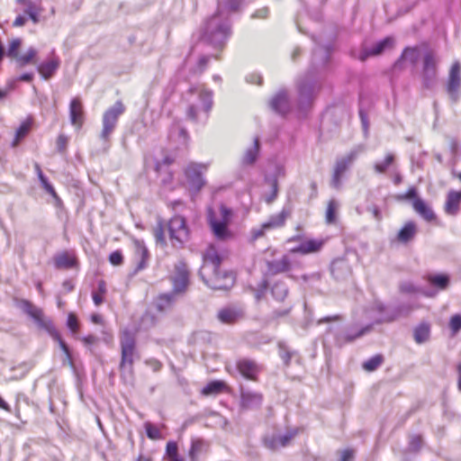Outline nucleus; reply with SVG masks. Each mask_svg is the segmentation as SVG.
Listing matches in <instances>:
<instances>
[{
    "label": "nucleus",
    "mask_w": 461,
    "mask_h": 461,
    "mask_svg": "<svg viewBox=\"0 0 461 461\" xmlns=\"http://www.w3.org/2000/svg\"><path fill=\"white\" fill-rule=\"evenodd\" d=\"M221 258L213 249H209L203 256V264L199 276L203 283L214 290H227L232 286L234 276L231 273H220Z\"/></svg>",
    "instance_id": "nucleus-1"
},
{
    "label": "nucleus",
    "mask_w": 461,
    "mask_h": 461,
    "mask_svg": "<svg viewBox=\"0 0 461 461\" xmlns=\"http://www.w3.org/2000/svg\"><path fill=\"white\" fill-rule=\"evenodd\" d=\"M222 6L205 23L203 39L214 48H221L230 35L229 18L222 16Z\"/></svg>",
    "instance_id": "nucleus-2"
},
{
    "label": "nucleus",
    "mask_w": 461,
    "mask_h": 461,
    "mask_svg": "<svg viewBox=\"0 0 461 461\" xmlns=\"http://www.w3.org/2000/svg\"><path fill=\"white\" fill-rule=\"evenodd\" d=\"M185 97L189 103L186 115L190 120L197 121L201 113L207 114L212 107V92L202 85L191 86Z\"/></svg>",
    "instance_id": "nucleus-3"
},
{
    "label": "nucleus",
    "mask_w": 461,
    "mask_h": 461,
    "mask_svg": "<svg viewBox=\"0 0 461 461\" xmlns=\"http://www.w3.org/2000/svg\"><path fill=\"white\" fill-rule=\"evenodd\" d=\"M231 218L232 211L223 204H221L218 209H208V223L217 240H227L232 238V232L229 229Z\"/></svg>",
    "instance_id": "nucleus-4"
},
{
    "label": "nucleus",
    "mask_w": 461,
    "mask_h": 461,
    "mask_svg": "<svg viewBox=\"0 0 461 461\" xmlns=\"http://www.w3.org/2000/svg\"><path fill=\"white\" fill-rule=\"evenodd\" d=\"M121 346V362L120 372L125 379L126 376L131 378L133 374V363L137 357L136 339L132 332L124 330L120 337Z\"/></svg>",
    "instance_id": "nucleus-5"
},
{
    "label": "nucleus",
    "mask_w": 461,
    "mask_h": 461,
    "mask_svg": "<svg viewBox=\"0 0 461 461\" xmlns=\"http://www.w3.org/2000/svg\"><path fill=\"white\" fill-rule=\"evenodd\" d=\"M125 106L122 101H117L113 106L108 108L103 114L102 131L100 139L107 143L110 136L114 131L119 117L124 113Z\"/></svg>",
    "instance_id": "nucleus-6"
},
{
    "label": "nucleus",
    "mask_w": 461,
    "mask_h": 461,
    "mask_svg": "<svg viewBox=\"0 0 461 461\" xmlns=\"http://www.w3.org/2000/svg\"><path fill=\"white\" fill-rule=\"evenodd\" d=\"M169 279L173 285L172 292L179 296L184 295L189 285V271L186 264L183 261L176 263Z\"/></svg>",
    "instance_id": "nucleus-7"
},
{
    "label": "nucleus",
    "mask_w": 461,
    "mask_h": 461,
    "mask_svg": "<svg viewBox=\"0 0 461 461\" xmlns=\"http://www.w3.org/2000/svg\"><path fill=\"white\" fill-rule=\"evenodd\" d=\"M167 230L174 247H182L188 239L185 220L181 216L173 217L168 222Z\"/></svg>",
    "instance_id": "nucleus-8"
},
{
    "label": "nucleus",
    "mask_w": 461,
    "mask_h": 461,
    "mask_svg": "<svg viewBox=\"0 0 461 461\" xmlns=\"http://www.w3.org/2000/svg\"><path fill=\"white\" fill-rule=\"evenodd\" d=\"M438 59L432 51H428L423 56L422 84L426 88H431L437 79Z\"/></svg>",
    "instance_id": "nucleus-9"
},
{
    "label": "nucleus",
    "mask_w": 461,
    "mask_h": 461,
    "mask_svg": "<svg viewBox=\"0 0 461 461\" xmlns=\"http://www.w3.org/2000/svg\"><path fill=\"white\" fill-rule=\"evenodd\" d=\"M18 307L26 314H28L33 321L36 322V324L48 331L50 330L52 333H55L53 331V323L50 320L46 319L43 315L42 310L32 304L30 301L27 300H21L18 303Z\"/></svg>",
    "instance_id": "nucleus-10"
},
{
    "label": "nucleus",
    "mask_w": 461,
    "mask_h": 461,
    "mask_svg": "<svg viewBox=\"0 0 461 461\" xmlns=\"http://www.w3.org/2000/svg\"><path fill=\"white\" fill-rule=\"evenodd\" d=\"M18 307L26 314H28L33 321L36 322V324L48 331L50 330L52 333H55L53 331V323L50 320L46 319L43 315L42 310L32 304L30 301L27 300H21L18 303Z\"/></svg>",
    "instance_id": "nucleus-11"
},
{
    "label": "nucleus",
    "mask_w": 461,
    "mask_h": 461,
    "mask_svg": "<svg viewBox=\"0 0 461 461\" xmlns=\"http://www.w3.org/2000/svg\"><path fill=\"white\" fill-rule=\"evenodd\" d=\"M207 170L205 164L192 162L185 169V175L191 190L198 192L204 185L205 181L203 174Z\"/></svg>",
    "instance_id": "nucleus-12"
},
{
    "label": "nucleus",
    "mask_w": 461,
    "mask_h": 461,
    "mask_svg": "<svg viewBox=\"0 0 461 461\" xmlns=\"http://www.w3.org/2000/svg\"><path fill=\"white\" fill-rule=\"evenodd\" d=\"M289 214L290 212L284 208L279 213L270 216L269 220L264 222L259 229L253 230V238L258 239L264 235L266 230L284 226Z\"/></svg>",
    "instance_id": "nucleus-13"
},
{
    "label": "nucleus",
    "mask_w": 461,
    "mask_h": 461,
    "mask_svg": "<svg viewBox=\"0 0 461 461\" xmlns=\"http://www.w3.org/2000/svg\"><path fill=\"white\" fill-rule=\"evenodd\" d=\"M460 87L461 65L458 61H456L450 68L447 82V93L454 102H456L459 97Z\"/></svg>",
    "instance_id": "nucleus-14"
},
{
    "label": "nucleus",
    "mask_w": 461,
    "mask_h": 461,
    "mask_svg": "<svg viewBox=\"0 0 461 461\" xmlns=\"http://www.w3.org/2000/svg\"><path fill=\"white\" fill-rule=\"evenodd\" d=\"M299 102L302 107L308 105L317 89V83L312 78H304L299 82Z\"/></svg>",
    "instance_id": "nucleus-15"
},
{
    "label": "nucleus",
    "mask_w": 461,
    "mask_h": 461,
    "mask_svg": "<svg viewBox=\"0 0 461 461\" xmlns=\"http://www.w3.org/2000/svg\"><path fill=\"white\" fill-rule=\"evenodd\" d=\"M217 318L221 323L233 324L244 318V311L241 307L228 306L218 312Z\"/></svg>",
    "instance_id": "nucleus-16"
},
{
    "label": "nucleus",
    "mask_w": 461,
    "mask_h": 461,
    "mask_svg": "<svg viewBox=\"0 0 461 461\" xmlns=\"http://www.w3.org/2000/svg\"><path fill=\"white\" fill-rule=\"evenodd\" d=\"M180 296L175 293L168 292L158 295L154 301L155 307L159 312H167L172 310Z\"/></svg>",
    "instance_id": "nucleus-17"
},
{
    "label": "nucleus",
    "mask_w": 461,
    "mask_h": 461,
    "mask_svg": "<svg viewBox=\"0 0 461 461\" xmlns=\"http://www.w3.org/2000/svg\"><path fill=\"white\" fill-rule=\"evenodd\" d=\"M69 118L71 124L80 129L84 122V110L79 97H75L69 104Z\"/></svg>",
    "instance_id": "nucleus-18"
},
{
    "label": "nucleus",
    "mask_w": 461,
    "mask_h": 461,
    "mask_svg": "<svg viewBox=\"0 0 461 461\" xmlns=\"http://www.w3.org/2000/svg\"><path fill=\"white\" fill-rule=\"evenodd\" d=\"M393 45V39L392 37H386L384 40L376 42L370 49H364L359 56V59L365 61L371 56H378L382 54L387 48H392Z\"/></svg>",
    "instance_id": "nucleus-19"
},
{
    "label": "nucleus",
    "mask_w": 461,
    "mask_h": 461,
    "mask_svg": "<svg viewBox=\"0 0 461 461\" xmlns=\"http://www.w3.org/2000/svg\"><path fill=\"white\" fill-rule=\"evenodd\" d=\"M351 165L352 163L349 162L345 156L337 159L330 183L333 188H340L342 176Z\"/></svg>",
    "instance_id": "nucleus-20"
},
{
    "label": "nucleus",
    "mask_w": 461,
    "mask_h": 461,
    "mask_svg": "<svg viewBox=\"0 0 461 461\" xmlns=\"http://www.w3.org/2000/svg\"><path fill=\"white\" fill-rule=\"evenodd\" d=\"M323 243L321 240H303L297 247L292 249L291 252L302 255L316 253L321 249Z\"/></svg>",
    "instance_id": "nucleus-21"
},
{
    "label": "nucleus",
    "mask_w": 461,
    "mask_h": 461,
    "mask_svg": "<svg viewBox=\"0 0 461 461\" xmlns=\"http://www.w3.org/2000/svg\"><path fill=\"white\" fill-rule=\"evenodd\" d=\"M59 59L57 57H53L50 59L39 64L37 67V70L43 79L48 80L53 77V75L59 68Z\"/></svg>",
    "instance_id": "nucleus-22"
},
{
    "label": "nucleus",
    "mask_w": 461,
    "mask_h": 461,
    "mask_svg": "<svg viewBox=\"0 0 461 461\" xmlns=\"http://www.w3.org/2000/svg\"><path fill=\"white\" fill-rule=\"evenodd\" d=\"M237 367L242 376L249 380H256L258 366L253 360L247 358L240 359L237 363Z\"/></svg>",
    "instance_id": "nucleus-23"
},
{
    "label": "nucleus",
    "mask_w": 461,
    "mask_h": 461,
    "mask_svg": "<svg viewBox=\"0 0 461 461\" xmlns=\"http://www.w3.org/2000/svg\"><path fill=\"white\" fill-rule=\"evenodd\" d=\"M296 431L288 432L285 435H273L271 438H265V445L270 449H278L288 445L290 440L295 436Z\"/></svg>",
    "instance_id": "nucleus-24"
},
{
    "label": "nucleus",
    "mask_w": 461,
    "mask_h": 461,
    "mask_svg": "<svg viewBox=\"0 0 461 461\" xmlns=\"http://www.w3.org/2000/svg\"><path fill=\"white\" fill-rule=\"evenodd\" d=\"M262 395L258 393L241 389V406L245 409H255L261 405Z\"/></svg>",
    "instance_id": "nucleus-25"
},
{
    "label": "nucleus",
    "mask_w": 461,
    "mask_h": 461,
    "mask_svg": "<svg viewBox=\"0 0 461 461\" xmlns=\"http://www.w3.org/2000/svg\"><path fill=\"white\" fill-rule=\"evenodd\" d=\"M135 250V260L137 262V270H142L147 267L149 259V251L141 240H135L133 241Z\"/></svg>",
    "instance_id": "nucleus-26"
},
{
    "label": "nucleus",
    "mask_w": 461,
    "mask_h": 461,
    "mask_svg": "<svg viewBox=\"0 0 461 461\" xmlns=\"http://www.w3.org/2000/svg\"><path fill=\"white\" fill-rule=\"evenodd\" d=\"M270 105L276 113L281 114L286 113L290 108L286 91L282 90L278 92L271 100Z\"/></svg>",
    "instance_id": "nucleus-27"
},
{
    "label": "nucleus",
    "mask_w": 461,
    "mask_h": 461,
    "mask_svg": "<svg viewBox=\"0 0 461 461\" xmlns=\"http://www.w3.org/2000/svg\"><path fill=\"white\" fill-rule=\"evenodd\" d=\"M331 274L338 280H342L350 276L351 269L348 263L344 259H336L331 264Z\"/></svg>",
    "instance_id": "nucleus-28"
},
{
    "label": "nucleus",
    "mask_w": 461,
    "mask_h": 461,
    "mask_svg": "<svg viewBox=\"0 0 461 461\" xmlns=\"http://www.w3.org/2000/svg\"><path fill=\"white\" fill-rule=\"evenodd\" d=\"M370 330H371V326H366L365 328H362L357 333L346 332V333L337 334L335 343L337 346L342 347L344 344L352 342L354 339L360 338L361 336L368 333L370 331Z\"/></svg>",
    "instance_id": "nucleus-29"
},
{
    "label": "nucleus",
    "mask_w": 461,
    "mask_h": 461,
    "mask_svg": "<svg viewBox=\"0 0 461 461\" xmlns=\"http://www.w3.org/2000/svg\"><path fill=\"white\" fill-rule=\"evenodd\" d=\"M291 261L288 256H283L280 259L273 260L267 263V269L273 275L286 272L290 269Z\"/></svg>",
    "instance_id": "nucleus-30"
},
{
    "label": "nucleus",
    "mask_w": 461,
    "mask_h": 461,
    "mask_svg": "<svg viewBox=\"0 0 461 461\" xmlns=\"http://www.w3.org/2000/svg\"><path fill=\"white\" fill-rule=\"evenodd\" d=\"M259 139L256 137L254 138L252 144L247 148L242 157L241 162L243 165H252L256 162L259 152Z\"/></svg>",
    "instance_id": "nucleus-31"
},
{
    "label": "nucleus",
    "mask_w": 461,
    "mask_h": 461,
    "mask_svg": "<svg viewBox=\"0 0 461 461\" xmlns=\"http://www.w3.org/2000/svg\"><path fill=\"white\" fill-rule=\"evenodd\" d=\"M412 206L414 211L427 221H431L435 219L433 211L422 199L416 198L412 203Z\"/></svg>",
    "instance_id": "nucleus-32"
},
{
    "label": "nucleus",
    "mask_w": 461,
    "mask_h": 461,
    "mask_svg": "<svg viewBox=\"0 0 461 461\" xmlns=\"http://www.w3.org/2000/svg\"><path fill=\"white\" fill-rule=\"evenodd\" d=\"M429 285L439 290H445L450 284V278L446 274H429L426 276Z\"/></svg>",
    "instance_id": "nucleus-33"
},
{
    "label": "nucleus",
    "mask_w": 461,
    "mask_h": 461,
    "mask_svg": "<svg viewBox=\"0 0 461 461\" xmlns=\"http://www.w3.org/2000/svg\"><path fill=\"white\" fill-rule=\"evenodd\" d=\"M460 195L458 192L450 191L447 194L445 211L449 215H456L459 211Z\"/></svg>",
    "instance_id": "nucleus-34"
},
{
    "label": "nucleus",
    "mask_w": 461,
    "mask_h": 461,
    "mask_svg": "<svg viewBox=\"0 0 461 461\" xmlns=\"http://www.w3.org/2000/svg\"><path fill=\"white\" fill-rule=\"evenodd\" d=\"M53 331L55 333H52V331L50 330H49L47 332L50 335V337L56 340L61 350L63 351L64 355H65V359H64V364L68 363L69 366H72V357H71V353L69 351V348L68 347V345L65 343V341L62 339L59 332L58 331V330L55 328V326H53Z\"/></svg>",
    "instance_id": "nucleus-35"
},
{
    "label": "nucleus",
    "mask_w": 461,
    "mask_h": 461,
    "mask_svg": "<svg viewBox=\"0 0 461 461\" xmlns=\"http://www.w3.org/2000/svg\"><path fill=\"white\" fill-rule=\"evenodd\" d=\"M417 232V226L413 221L407 222L398 233V240L406 243L412 240Z\"/></svg>",
    "instance_id": "nucleus-36"
},
{
    "label": "nucleus",
    "mask_w": 461,
    "mask_h": 461,
    "mask_svg": "<svg viewBox=\"0 0 461 461\" xmlns=\"http://www.w3.org/2000/svg\"><path fill=\"white\" fill-rule=\"evenodd\" d=\"M38 51L35 48L30 47L24 54H20L19 57L16 59V63L18 67L23 68L27 66L28 64H37L36 57H37Z\"/></svg>",
    "instance_id": "nucleus-37"
},
{
    "label": "nucleus",
    "mask_w": 461,
    "mask_h": 461,
    "mask_svg": "<svg viewBox=\"0 0 461 461\" xmlns=\"http://www.w3.org/2000/svg\"><path fill=\"white\" fill-rule=\"evenodd\" d=\"M242 0H221L218 5V10L220 11V8L222 5L221 11H222V16L227 17L229 16L230 13L237 11L241 5Z\"/></svg>",
    "instance_id": "nucleus-38"
},
{
    "label": "nucleus",
    "mask_w": 461,
    "mask_h": 461,
    "mask_svg": "<svg viewBox=\"0 0 461 461\" xmlns=\"http://www.w3.org/2000/svg\"><path fill=\"white\" fill-rule=\"evenodd\" d=\"M340 203L336 199H330L328 203L325 220L329 224L335 223L337 212L339 210Z\"/></svg>",
    "instance_id": "nucleus-39"
},
{
    "label": "nucleus",
    "mask_w": 461,
    "mask_h": 461,
    "mask_svg": "<svg viewBox=\"0 0 461 461\" xmlns=\"http://www.w3.org/2000/svg\"><path fill=\"white\" fill-rule=\"evenodd\" d=\"M430 335V327L427 323H421L414 330V339L418 344L429 340Z\"/></svg>",
    "instance_id": "nucleus-40"
},
{
    "label": "nucleus",
    "mask_w": 461,
    "mask_h": 461,
    "mask_svg": "<svg viewBox=\"0 0 461 461\" xmlns=\"http://www.w3.org/2000/svg\"><path fill=\"white\" fill-rule=\"evenodd\" d=\"M420 53L417 47H413V48L408 47V48H405L401 58L398 59L397 63L402 60H407L411 64H416L420 59Z\"/></svg>",
    "instance_id": "nucleus-41"
},
{
    "label": "nucleus",
    "mask_w": 461,
    "mask_h": 461,
    "mask_svg": "<svg viewBox=\"0 0 461 461\" xmlns=\"http://www.w3.org/2000/svg\"><path fill=\"white\" fill-rule=\"evenodd\" d=\"M75 264V258L68 253H62L55 258V266L58 268H71Z\"/></svg>",
    "instance_id": "nucleus-42"
},
{
    "label": "nucleus",
    "mask_w": 461,
    "mask_h": 461,
    "mask_svg": "<svg viewBox=\"0 0 461 461\" xmlns=\"http://www.w3.org/2000/svg\"><path fill=\"white\" fill-rule=\"evenodd\" d=\"M225 387V384L222 381H212L210 382L206 386H204L202 390L203 394L204 395H214L220 393L223 388Z\"/></svg>",
    "instance_id": "nucleus-43"
},
{
    "label": "nucleus",
    "mask_w": 461,
    "mask_h": 461,
    "mask_svg": "<svg viewBox=\"0 0 461 461\" xmlns=\"http://www.w3.org/2000/svg\"><path fill=\"white\" fill-rule=\"evenodd\" d=\"M287 294V286L283 282H277L272 287V294L278 301H283L286 297Z\"/></svg>",
    "instance_id": "nucleus-44"
},
{
    "label": "nucleus",
    "mask_w": 461,
    "mask_h": 461,
    "mask_svg": "<svg viewBox=\"0 0 461 461\" xmlns=\"http://www.w3.org/2000/svg\"><path fill=\"white\" fill-rule=\"evenodd\" d=\"M22 46V40L19 38L13 39L8 46V50L6 52L7 57L16 60V59L19 57V50Z\"/></svg>",
    "instance_id": "nucleus-45"
},
{
    "label": "nucleus",
    "mask_w": 461,
    "mask_h": 461,
    "mask_svg": "<svg viewBox=\"0 0 461 461\" xmlns=\"http://www.w3.org/2000/svg\"><path fill=\"white\" fill-rule=\"evenodd\" d=\"M106 293V285L104 281L101 280L98 283V290L93 292L92 298L96 306H99L104 301V295Z\"/></svg>",
    "instance_id": "nucleus-46"
},
{
    "label": "nucleus",
    "mask_w": 461,
    "mask_h": 461,
    "mask_svg": "<svg viewBox=\"0 0 461 461\" xmlns=\"http://www.w3.org/2000/svg\"><path fill=\"white\" fill-rule=\"evenodd\" d=\"M400 289L402 292L408 293V294L417 293V292L422 293L425 296H428V297H432L435 295V293L425 292V291H421L420 289L416 288L413 285V284H411V282L402 283L400 285Z\"/></svg>",
    "instance_id": "nucleus-47"
},
{
    "label": "nucleus",
    "mask_w": 461,
    "mask_h": 461,
    "mask_svg": "<svg viewBox=\"0 0 461 461\" xmlns=\"http://www.w3.org/2000/svg\"><path fill=\"white\" fill-rule=\"evenodd\" d=\"M394 157L393 154H388L383 162L375 163L374 166L375 171L379 174L384 173L388 167L393 162Z\"/></svg>",
    "instance_id": "nucleus-48"
},
{
    "label": "nucleus",
    "mask_w": 461,
    "mask_h": 461,
    "mask_svg": "<svg viewBox=\"0 0 461 461\" xmlns=\"http://www.w3.org/2000/svg\"><path fill=\"white\" fill-rule=\"evenodd\" d=\"M30 128H31V123L28 122H23L18 128V130L16 131L15 139L13 142L14 147L18 145L19 141L28 134Z\"/></svg>",
    "instance_id": "nucleus-49"
},
{
    "label": "nucleus",
    "mask_w": 461,
    "mask_h": 461,
    "mask_svg": "<svg viewBox=\"0 0 461 461\" xmlns=\"http://www.w3.org/2000/svg\"><path fill=\"white\" fill-rule=\"evenodd\" d=\"M382 362L383 357L381 356H375L363 364V368L369 372L375 371Z\"/></svg>",
    "instance_id": "nucleus-50"
},
{
    "label": "nucleus",
    "mask_w": 461,
    "mask_h": 461,
    "mask_svg": "<svg viewBox=\"0 0 461 461\" xmlns=\"http://www.w3.org/2000/svg\"><path fill=\"white\" fill-rule=\"evenodd\" d=\"M147 436L150 439H160L161 438V433L159 429L155 427L151 422L147 421L144 425Z\"/></svg>",
    "instance_id": "nucleus-51"
},
{
    "label": "nucleus",
    "mask_w": 461,
    "mask_h": 461,
    "mask_svg": "<svg viewBox=\"0 0 461 461\" xmlns=\"http://www.w3.org/2000/svg\"><path fill=\"white\" fill-rule=\"evenodd\" d=\"M449 328L453 336L459 332L461 330V314H455L450 318Z\"/></svg>",
    "instance_id": "nucleus-52"
},
{
    "label": "nucleus",
    "mask_w": 461,
    "mask_h": 461,
    "mask_svg": "<svg viewBox=\"0 0 461 461\" xmlns=\"http://www.w3.org/2000/svg\"><path fill=\"white\" fill-rule=\"evenodd\" d=\"M365 145L359 144L354 147L347 155H345V157L349 162L353 163L357 158V157L365 151Z\"/></svg>",
    "instance_id": "nucleus-53"
},
{
    "label": "nucleus",
    "mask_w": 461,
    "mask_h": 461,
    "mask_svg": "<svg viewBox=\"0 0 461 461\" xmlns=\"http://www.w3.org/2000/svg\"><path fill=\"white\" fill-rule=\"evenodd\" d=\"M67 325L72 333H77L78 330V320L74 313H69L68 316Z\"/></svg>",
    "instance_id": "nucleus-54"
},
{
    "label": "nucleus",
    "mask_w": 461,
    "mask_h": 461,
    "mask_svg": "<svg viewBox=\"0 0 461 461\" xmlns=\"http://www.w3.org/2000/svg\"><path fill=\"white\" fill-rule=\"evenodd\" d=\"M154 236L158 243H161L162 245L166 244L164 229L161 223H158L156 229L154 230Z\"/></svg>",
    "instance_id": "nucleus-55"
},
{
    "label": "nucleus",
    "mask_w": 461,
    "mask_h": 461,
    "mask_svg": "<svg viewBox=\"0 0 461 461\" xmlns=\"http://www.w3.org/2000/svg\"><path fill=\"white\" fill-rule=\"evenodd\" d=\"M417 197V191H416V188L415 187H411L409 188V190L407 191V193L403 194H399L397 196V199L398 200H415Z\"/></svg>",
    "instance_id": "nucleus-56"
},
{
    "label": "nucleus",
    "mask_w": 461,
    "mask_h": 461,
    "mask_svg": "<svg viewBox=\"0 0 461 461\" xmlns=\"http://www.w3.org/2000/svg\"><path fill=\"white\" fill-rule=\"evenodd\" d=\"M122 260H123L122 254L118 250L111 253V255L109 257V261L113 266H120L122 263Z\"/></svg>",
    "instance_id": "nucleus-57"
},
{
    "label": "nucleus",
    "mask_w": 461,
    "mask_h": 461,
    "mask_svg": "<svg viewBox=\"0 0 461 461\" xmlns=\"http://www.w3.org/2000/svg\"><path fill=\"white\" fill-rule=\"evenodd\" d=\"M68 145V138L65 135H59L57 139V149L59 152L63 153Z\"/></svg>",
    "instance_id": "nucleus-58"
},
{
    "label": "nucleus",
    "mask_w": 461,
    "mask_h": 461,
    "mask_svg": "<svg viewBox=\"0 0 461 461\" xmlns=\"http://www.w3.org/2000/svg\"><path fill=\"white\" fill-rule=\"evenodd\" d=\"M320 56L321 59V63L325 64L328 60V50L326 49H318L314 50L313 58L314 59H317V58Z\"/></svg>",
    "instance_id": "nucleus-59"
},
{
    "label": "nucleus",
    "mask_w": 461,
    "mask_h": 461,
    "mask_svg": "<svg viewBox=\"0 0 461 461\" xmlns=\"http://www.w3.org/2000/svg\"><path fill=\"white\" fill-rule=\"evenodd\" d=\"M166 452L168 457L178 454V447L176 442L170 441L167 444Z\"/></svg>",
    "instance_id": "nucleus-60"
},
{
    "label": "nucleus",
    "mask_w": 461,
    "mask_h": 461,
    "mask_svg": "<svg viewBox=\"0 0 461 461\" xmlns=\"http://www.w3.org/2000/svg\"><path fill=\"white\" fill-rule=\"evenodd\" d=\"M420 445H421V438L420 436H412L411 438V441H410V448L413 451H417L420 449Z\"/></svg>",
    "instance_id": "nucleus-61"
},
{
    "label": "nucleus",
    "mask_w": 461,
    "mask_h": 461,
    "mask_svg": "<svg viewBox=\"0 0 461 461\" xmlns=\"http://www.w3.org/2000/svg\"><path fill=\"white\" fill-rule=\"evenodd\" d=\"M246 79H247V82H249L250 84L261 85V83H262V77L257 73L249 75Z\"/></svg>",
    "instance_id": "nucleus-62"
},
{
    "label": "nucleus",
    "mask_w": 461,
    "mask_h": 461,
    "mask_svg": "<svg viewBox=\"0 0 461 461\" xmlns=\"http://www.w3.org/2000/svg\"><path fill=\"white\" fill-rule=\"evenodd\" d=\"M43 8H40L38 10H35L33 12L27 13L26 14L29 16V18L32 21L33 23H38L40 22V14L42 13Z\"/></svg>",
    "instance_id": "nucleus-63"
},
{
    "label": "nucleus",
    "mask_w": 461,
    "mask_h": 461,
    "mask_svg": "<svg viewBox=\"0 0 461 461\" xmlns=\"http://www.w3.org/2000/svg\"><path fill=\"white\" fill-rule=\"evenodd\" d=\"M268 8L267 7H263L261 9H258L252 15H251V18L253 19H256V18H267V15H268Z\"/></svg>",
    "instance_id": "nucleus-64"
}]
</instances>
